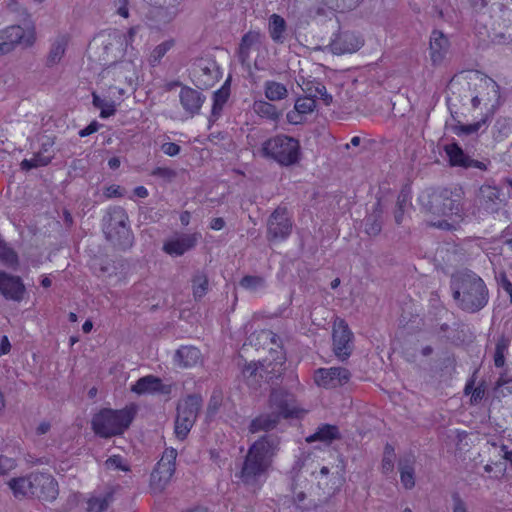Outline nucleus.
Returning a JSON list of instances; mask_svg holds the SVG:
<instances>
[{
    "instance_id": "1",
    "label": "nucleus",
    "mask_w": 512,
    "mask_h": 512,
    "mask_svg": "<svg viewBox=\"0 0 512 512\" xmlns=\"http://www.w3.org/2000/svg\"><path fill=\"white\" fill-rule=\"evenodd\" d=\"M280 446L275 435H265L256 440L248 449L240 472V481L253 492L258 491L266 480L273 458Z\"/></svg>"
},
{
    "instance_id": "2",
    "label": "nucleus",
    "mask_w": 512,
    "mask_h": 512,
    "mask_svg": "<svg viewBox=\"0 0 512 512\" xmlns=\"http://www.w3.org/2000/svg\"><path fill=\"white\" fill-rule=\"evenodd\" d=\"M419 201L427 213L443 217L442 220L432 222L437 228L453 230L463 220L462 196L458 191L434 190L423 193Z\"/></svg>"
},
{
    "instance_id": "3",
    "label": "nucleus",
    "mask_w": 512,
    "mask_h": 512,
    "mask_svg": "<svg viewBox=\"0 0 512 512\" xmlns=\"http://www.w3.org/2000/svg\"><path fill=\"white\" fill-rule=\"evenodd\" d=\"M269 407L270 413L260 414L250 422V433L268 432L276 428L280 418L299 417L304 413V410L298 407L294 396L284 390L272 392Z\"/></svg>"
},
{
    "instance_id": "4",
    "label": "nucleus",
    "mask_w": 512,
    "mask_h": 512,
    "mask_svg": "<svg viewBox=\"0 0 512 512\" xmlns=\"http://www.w3.org/2000/svg\"><path fill=\"white\" fill-rule=\"evenodd\" d=\"M453 296L459 306L468 312L482 309L488 302V290L484 281L475 273L456 276L452 283Z\"/></svg>"
},
{
    "instance_id": "5",
    "label": "nucleus",
    "mask_w": 512,
    "mask_h": 512,
    "mask_svg": "<svg viewBox=\"0 0 512 512\" xmlns=\"http://www.w3.org/2000/svg\"><path fill=\"white\" fill-rule=\"evenodd\" d=\"M137 412L134 404L123 409H102L92 418V429L100 437L108 438L122 434L132 423Z\"/></svg>"
},
{
    "instance_id": "6",
    "label": "nucleus",
    "mask_w": 512,
    "mask_h": 512,
    "mask_svg": "<svg viewBox=\"0 0 512 512\" xmlns=\"http://www.w3.org/2000/svg\"><path fill=\"white\" fill-rule=\"evenodd\" d=\"M261 153L282 166H291L299 161L300 144L292 137L277 135L262 144Z\"/></svg>"
},
{
    "instance_id": "7",
    "label": "nucleus",
    "mask_w": 512,
    "mask_h": 512,
    "mask_svg": "<svg viewBox=\"0 0 512 512\" xmlns=\"http://www.w3.org/2000/svg\"><path fill=\"white\" fill-rule=\"evenodd\" d=\"M103 232L114 245L127 248L132 244V233L128 225V216L124 209H110L103 219Z\"/></svg>"
},
{
    "instance_id": "8",
    "label": "nucleus",
    "mask_w": 512,
    "mask_h": 512,
    "mask_svg": "<svg viewBox=\"0 0 512 512\" xmlns=\"http://www.w3.org/2000/svg\"><path fill=\"white\" fill-rule=\"evenodd\" d=\"M473 9L488 14L498 28L512 26V0H471Z\"/></svg>"
},
{
    "instance_id": "9",
    "label": "nucleus",
    "mask_w": 512,
    "mask_h": 512,
    "mask_svg": "<svg viewBox=\"0 0 512 512\" xmlns=\"http://www.w3.org/2000/svg\"><path fill=\"white\" fill-rule=\"evenodd\" d=\"M201 405L202 398L197 395H189L180 401L175 421V434L177 438L181 440L186 438L195 423Z\"/></svg>"
},
{
    "instance_id": "10",
    "label": "nucleus",
    "mask_w": 512,
    "mask_h": 512,
    "mask_svg": "<svg viewBox=\"0 0 512 512\" xmlns=\"http://www.w3.org/2000/svg\"><path fill=\"white\" fill-rule=\"evenodd\" d=\"M177 450L166 448L155 469L151 473L150 487L155 493L162 492L170 483L175 472Z\"/></svg>"
},
{
    "instance_id": "11",
    "label": "nucleus",
    "mask_w": 512,
    "mask_h": 512,
    "mask_svg": "<svg viewBox=\"0 0 512 512\" xmlns=\"http://www.w3.org/2000/svg\"><path fill=\"white\" fill-rule=\"evenodd\" d=\"M0 37L8 53L17 46L30 48L36 42V29L33 24L11 25L0 30Z\"/></svg>"
},
{
    "instance_id": "12",
    "label": "nucleus",
    "mask_w": 512,
    "mask_h": 512,
    "mask_svg": "<svg viewBox=\"0 0 512 512\" xmlns=\"http://www.w3.org/2000/svg\"><path fill=\"white\" fill-rule=\"evenodd\" d=\"M138 65L132 59L114 62L103 69L100 76L107 82L132 84L137 78Z\"/></svg>"
},
{
    "instance_id": "13",
    "label": "nucleus",
    "mask_w": 512,
    "mask_h": 512,
    "mask_svg": "<svg viewBox=\"0 0 512 512\" xmlns=\"http://www.w3.org/2000/svg\"><path fill=\"white\" fill-rule=\"evenodd\" d=\"M135 33V28H130L127 33L117 30L109 33L104 44L106 60H116L123 57L128 46L132 43Z\"/></svg>"
},
{
    "instance_id": "14",
    "label": "nucleus",
    "mask_w": 512,
    "mask_h": 512,
    "mask_svg": "<svg viewBox=\"0 0 512 512\" xmlns=\"http://www.w3.org/2000/svg\"><path fill=\"white\" fill-rule=\"evenodd\" d=\"M292 230V221L284 208L276 209L268 220L267 237L271 241L286 239Z\"/></svg>"
},
{
    "instance_id": "15",
    "label": "nucleus",
    "mask_w": 512,
    "mask_h": 512,
    "mask_svg": "<svg viewBox=\"0 0 512 512\" xmlns=\"http://www.w3.org/2000/svg\"><path fill=\"white\" fill-rule=\"evenodd\" d=\"M350 372L343 367L320 368L315 371V383L323 388H335L350 380Z\"/></svg>"
},
{
    "instance_id": "16",
    "label": "nucleus",
    "mask_w": 512,
    "mask_h": 512,
    "mask_svg": "<svg viewBox=\"0 0 512 512\" xmlns=\"http://www.w3.org/2000/svg\"><path fill=\"white\" fill-rule=\"evenodd\" d=\"M201 235L199 233L175 234L163 243V251L173 257L182 256L196 246Z\"/></svg>"
},
{
    "instance_id": "17",
    "label": "nucleus",
    "mask_w": 512,
    "mask_h": 512,
    "mask_svg": "<svg viewBox=\"0 0 512 512\" xmlns=\"http://www.w3.org/2000/svg\"><path fill=\"white\" fill-rule=\"evenodd\" d=\"M352 333L344 321L339 320L333 327V350L340 360L347 359L352 351Z\"/></svg>"
},
{
    "instance_id": "18",
    "label": "nucleus",
    "mask_w": 512,
    "mask_h": 512,
    "mask_svg": "<svg viewBox=\"0 0 512 512\" xmlns=\"http://www.w3.org/2000/svg\"><path fill=\"white\" fill-rule=\"evenodd\" d=\"M54 144V138L45 137L41 142L40 150L34 153L32 158L21 161V169L29 171L31 169L47 166L55 156L53 151Z\"/></svg>"
},
{
    "instance_id": "19",
    "label": "nucleus",
    "mask_w": 512,
    "mask_h": 512,
    "mask_svg": "<svg viewBox=\"0 0 512 512\" xmlns=\"http://www.w3.org/2000/svg\"><path fill=\"white\" fill-rule=\"evenodd\" d=\"M194 77L198 87L209 88L221 77V72L214 61L200 60L194 69Z\"/></svg>"
},
{
    "instance_id": "20",
    "label": "nucleus",
    "mask_w": 512,
    "mask_h": 512,
    "mask_svg": "<svg viewBox=\"0 0 512 512\" xmlns=\"http://www.w3.org/2000/svg\"><path fill=\"white\" fill-rule=\"evenodd\" d=\"M35 494L37 497L44 501H54L59 494L58 483L55 478L48 473L35 472Z\"/></svg>"
},
{
    "instance_id": "21",
    "label": "nucleus",
    "mask_w": 512,
    "mask_h": 512,
    "mask_svg": "<svg viewBox=\"0 0 512 512\" xmlns=\"http://www.w3.org/2000/svg\"><path fill=\"white\" fill-rule=\"evenodd\" d=\"M26 292L25 285L19 276L0 271V293L7 299L20 302Z\"/></svg>"
},
{
    "instance_id": "22",
    "label": "nucleus",
    "mask_w": 512,
    "mask_h": 512,
    "mask_svg": "<svg viewBox=\"0 0 512 512\" xmlns=\"http://www.w3.org/2000/svg\"><path fill=\"white\" fill-rule=\"evenodd\" d=\"M131 391L137 395L163 393L168 394L171 387L162 384L160 378L153 375L144 376L136 381L131 387Z\"/></svg>"
},
{
    "instance_id": "23",
    "label": "nucleus",
    "mask_w": 512,
    "mask_h": 512,
    "mask_svg": "<svg viewBox=\"0 0 512 512\" xmlns=\"http://www.w3.org/2000/svg\"><path fill=\"white\" fill-rule=\"evenodd\" d=\"M179 100L185 112L190 117H193L200 112L205 97L197 90L184 86L180 90Z\"/></svg>"
},
{
    "instance_id": "24",
    "label": "nucleus",
    "mask_w": 512,
    "mask_h": 512,
    "mask_svg": "<svg viewBox=\"0 0 512 512\" xmlns=\"http://www.w3.org/2000/svg\"><path fill=\"white\" fill-rule=\"evenodd\" d=\"M35 472H32L26 476L11 478L7 485L12 491L13 495L17 499L34 497L35 494Z\"/></svg>"
},
{
    "instance_id": "25",
    "label": "nucleus",
    "mask_w": 512,
    "mask_h": 512,
    "mask_svg": "<svg viewBox=\"0 0 512 512\" xmlns=\"http://www.w3.org/2000/svg\"><path fill=\"white\" fill-rule=\"evenodd\" d=\"M363 46V39L350 32L340 34L331 44L336 54L354 53Z\"/></svg>"
},
{
    "instance_id": "26",
    "label": "nucleus",
    "mask_w": 512,
    "mask_h": 512,
    "mask_svg": "<svg viewBox=\"0 0 512 512\" xmlns=\"http://www.w3.org/2000/svg\"><path fill=\"white\" fill-rule=\"evenodd\" d=\"M449 49L448 38L440 31H433L430 37V57L434 64H440Z\"/></svg>"
},
{
    "instance_id": "27",
    "label": "nucleus",
    "mask_w": 512,
    "mask_h": 512,
    "mask_svg": "<svg viewBox=\"0 0 512 512\" xmlns=\"http://www.w3.org/2000/svg\"><path fill=\"white\" fill-rule=\"evenodd\" d=\"M174 360L179 366L193 367L200 362L201 353L196 347L182 346L176 351Z\"/></svg>"
},
{
    "instance_id": "28",
    "label": "nucleus",
    "mask_w": 512,
    "mask_h": 512,
    "mask_svg": "<svg viewBox=\"0 0 512 512\" xmlns=\"http://www.w3.org/2000/svg\"><path fill=\"white\" fill-rule=\"evenodd\" d=\"M340 438L338 427L335 425L324 424L315 431L312 435L306 438L308 443L320 441L325 444H330L333 440Z\"/></svg>"
},
{
    "instance_id": "29",
    "label": "nucleus",
    "mask_w": 512,
    "mask_h": 512,
    "mask_svg": "<svg viewBox=\"0 0 512 512\" xmlns=\"http://www.w3.org/2000/svg\"><path fill=\"white\" fill-rule=\"evenodd\" d=\"M67 45L68 37L66 35H59L53 40L47 56L48 66H54L60 63L65 54Z\"/></svg>"
},
{
    "instance_id": "30",
    "label": "nucleus",
    "mask_w": 512,
    "mask_h": 512,
    "mask_svg": "<svg viewBox=\"0 0 512 512\" xmlns=\"http://www.w3.org/2000/svg\"><path fill=\"white\" fill-rule=\"evenodd\" d=\"M287 30L286 21L278 14H272L268 21V32L271 39L276 43H283Z\"/></svg>"
},
{
    "instance_id": "31",
    "label": "nucleus",
    "mask_w": 512,
    "mask_h": 512,
    "mask_svg": "<svg viewBox=\"0 0 512 512\" xmlns=\"http://www.w3.org/2000/svg\"><path fill=\"white\" fill-rule=\"evenodd\" d=\"M113 500L111 492H105L99 495H92L86 503L87 512H105Z\"/></svg>"
},
{
    "instance_id": "32",
    "label": "nucleus",
    "mask_w": 512,
    "mask_h": 512,
    "mask_svg": "<svg viewBox=\"0 0 512 512\" xmlns=\"http://www.w3.org/2000/svg\"><path fill=\"white\" fill-rule=\"evenodd\" d=\"M264 94L269 101H281L287 98V87L277 81L268 80L264 82Z\"/></svg>"
},
{
    "instance_id": "33",
    "label": "nucleus",
    "mask_w": 512,
    "mask_h": 512,
    "mask_svg": "<svg viewBox=\"0 0 512 512\" xmlns=\"http://www.w3.org/2000/svg\"><path fill=\"white\" fill-rule=\"evenodd\" d=\"M445 152L452 166L464 167L471 165L470 158L465 155L464 151L455 143L445 146Z\"/></svg>"
},
{
    "instance_id": "34",
    "label": "nucleus",
    "mask_w": 512,
    "mask_h": 512,
    "mask_svg": "<svg viewBox=\"0 0 512 512\" xmlns=\"http://www.w3.org/2000/svg\"><path fill=\"white\" fill-rule=\"evenodd\" d=\"M93 105L100 109V117L105 119L116 113V103L111 99L101 98L95 92L92 93Z\"/></svg>"
},
{
    "instance_id": "35",
    "label": "nucleus",
    "mask_w": 512,
    "mask_h": 512,
    "mask_svg": "<svg viewBox=\"0 0 512 512\" xmlns=\"http://www.w3.org/2000/svg\"><path fill=\"white\" fill-rule=\"evenodd\" d=\"M229 94V88L225 86L221 87L220 89L214 92L213 105L211 111V117L213 119H217L220 116L221 111L229 98Z\"/></svg>"
},
{
    "instance_id": "36",
    "label": "nucleus",
    "mask_w": 512,
    "mask_h": 512,
    "mask_svg": "<svg viewBox=\"0 0 512 512\" xmlns=\"http://www.w3.org/2000/svg\"><path fill=\"white\" fill-rule=\"evenodd\" d=\"M240 287L250 293H259L266 287L265 279L261 276H244L239 282Z\"/></svg>"
},
{
    "instance_id": "37",
    "label": "nucleus",
    "mask_w": 512,
    "mask_h": 512,
    "mask_svg": "<svg viewBox=\"0 0 512 512\" xmlns=\"http://www.w3.org/2000/svg\"><path fill=\"white\" fill-rule=\"evenodd\" d=\"M400 480L406 489H412L415 486L414 468L410 460L399 463Z\"/></svg>"
},
{
    "instance_id": "38",
    "label": "nucleus",
    "mask_w": 512,
    "mask_h": 512,
    "mask_svg": "<svg viewBox=\"0 0 512 512\" xmlns=\"http://www.w3.org/2000/svg\"><path fill=\"white\" fill-rule=\"evenodd\" d=\"M253 110L259 116L266 117L271 120H277L280 116L277 108L264 100L255 101L253 104Z\"/></svg>"
},
{
    "instance_id": "39",
    "label": "nucleus",
    "mask_w": 512,
    "mask_h": 512,
    "mask_svg": "<svg viewBox=\"0 0 512 512\" xmlns=\"http://www.w3.org/2000/svg\"><path fill=\"white\" fill-rule=\"evenodd\" d=\"M261 37V34L256 31H250L242 37L239 50L243 59L248 58L251 48L260 43Z\"/></svg>"
},
{
    "instance_id": "40",
    "label": "nucleus",
    "mask_w": 512,
    "mask_h": 512,
    "mask_svg": "<svg viewBox=\"0 0 512 512\" xmlns=\"http://www.w3.org/2000/svg\"><path fill=\"white\" fill-rule=\"evenodd\" d=\"M488 444L490 445V448H489L490 458H493L495 460L497 458H502V459L510 462V465L512 467V450L509 449L508 446H506L503 443H497L494 441L488 442Z\"/></svg>"
},
{
    "instance_id": "41",
    "label": "nucleus",
    "mask_w": 512,
    "mask_h": 512,
    "mask_svg": "<svg viewBox=\"0 0 512 512\" xmlns=\"http://www.w3.org/2000/svg\"><path fill=\"white\" fill-rule=\"evenodd\" d=\"M192 290L195 299H201L208 291V278L203 273H198L193 277Z\"/></svg>"
},
{
    "instance_id": "42",
    "label": "nucleus",
    "mask_w": 512,
    "mask_h": 512,
    "mask_svg": "<svg viewBox=\"0 0 512 512\" xmlns=\"http://www.w3.org/2000/svg\"><path fill=\"white\" fill-rule=\"evenodd\" d=\"M381 213H375L367 216L364 220V230L370 236H376L381 232Z\"/></svg>"
},
{
    "instance_id": "43",
    "label": "nucleus",
    "mask_w": 512,
    "mask_h": 512,
    "mask_svg": "<svg viewBox=\"0 0 512 512\" xmlns=\"http://www.w3.org/2000/svg\"><path fill=\"white\" fill-rule=\"evenodd\" d=\"M410 197L407 193L402 192L397 198L396 210L394 212L395 222L400 225L403 221V216L410 207Z\"/></svg>"
},
{
    "instance_id": "44",
    "label": "nucleus",
    "mask_w": 512,
    "mask_h": 512,
    "mask_svg": "<svg viewBox=\"0 0 512 512\" xmlns=\"http://www.w3.org/2000/svg\"><path fill=\"white\" fill-rule=\"evenodd\" d=\"M509 340L505 337L498 339L494 354V364L496 367H502L505 363V354L508 351Z\"/></svg>"
},
{
    "instance_id": "45",
    "label": "nucleus",
    "mask_w": 512,
    "mask_h": 512,
    "mask_svg": "<svg viewBox=\"0 0 512 512\" xmlns=\"http://www.w3.org/2000/svg\"><path fill=\"white\" fill-rule=\"evenodd\" d=\"M174 46L173 40H167L157 45L150 54V62L155 65L165 56V54Z\"/></svg>"
},
{
    "instance_id": "46",
    "label": "nucleus",
    "mask_w": 512,
    "mask_h": 512,
    "mask_svg": "<svg viewBox=\"0 0 512 512\" xmlns=\"http://www.w3.org/2000/svg\"><path fill=\"white\" fill-rule=\"evenodd\" d=\"M480 197L483 200H487L486 209L493 211L495 200L499 198V192L496 188L486 186L480 189Z\"/></svg>"
},
{
    "instance_id": "47",
    "label": "nucleus",
    "mask_w": 512,
    "mask_h": 512,
    "mask_svg": "<svg viewBox=\"0 0 512 512\" xmlns=\"http://www.w3.org/2000/svg\"><path fill=\"white\" fill-rule=\"evenodd\" d=\"M315 107V100L311 96L298 98L294 105V109L302 115L313 112Z\"/></svg>"
},
{
    "instance_id": "48",
    "label": "nucleus",
    "mask_w": 512,
    "mask_h": 512,
    "mask_svg": "<svg viewBox=\"0 0 512 512\" xmlns=\"http://www.w3.org/2000/svg\"><path fill=\"white\" fill-rule=\"evenodd\" d=\"M263 370H264L263 364L258 365L256 363H250L247 366H245V368L243 369V375L245 378H247L249 385H254V384H256V380L254 381V379L256 378V376L258 374L260 376H262L261 372Z\"/></svg>"
},
{
    "instance_id": "49",
    "label": "nucleus",
    "mask_w": 512,
    "mask_h": 512,
    "mask_svg": "<svg viewBox=\"0 0 512 512\" xmlns=\"http://www.w3.org/2000/svg\"><path fill=\"white\" fill-rule=\"evenodd\" d=\"M506 466L497 460L490 458L489 463L484 466V471L488 474L495 473V477L502 476L506 471Z\"/></svg>"
},
{
    "instance_id": "50",
    "label": "nucleus",
    "mask_w": 512,
    "mask_h": 512,
    "mask_svg": "<svg viewBox=\"0 0 512 512\" xmlns=\"http://www.w3.org/2000/svg\"><path fill=\"white\" fill-rule=\"evenodd\" d=\"M394 467V450L391 446L385 447V453L382 460V469L384 473H389Z\"/></svg>"
},
{
    "instance_id": "51",
    "label": "nucleus",
    "mask_w": 512,
    "mask_h": 512,
    "mask_svg": "<svg viewBox=\"0 0 512 512\" xmlns=\"http://www.w3.org/2000/svg\"><path fill=\"white\" fill-rule=\"evenodd\" d=\"M16 467L17 462L14 458L0 454V476L7 475Z\"/></svg>"
},
{
    "instance_id": "52",
    "label": "nucleus",
    "mask_w": 512,
    "mask_h": 512,
    "mask_svg": "<svg viewBox=\"0 0 512 512\" xmlns=\"http://www.w3.org/2000/svg\"><path fill=\"white\" fill-rule=\"evenodd\" d=\"M104 465H105L106 469H108V470H122V471L128 470L126 465L123 463L122 457L119 455H113V456L109 457L105 461Z\"/></svg>"
},
{
    "instance_id": "53",
    "label": "nucleus",
    "mask_w": 512,
    "mask_h": 512,
    "mask_svg": "<svg viewBox=\"0 0 512 512\" xmlns=\"http://www.w3.org/2000/svg\"><path fill=\"white\" fill-rule=\"evenodd\" d=\"M452 499V512H469L466 501L460 496L459 493L454 492L451 495Z\"/></svg>"
},
{
    "instance_id": "54",
    "label": "nucleus",
    "mask_w": 512,
    "mask_h": 512,
    "mask_svg": "<svg viewBox=\"0 0 512 512\" xmlns=\"http://www.w3.org/2000/svg\"><path fill=\"white\" fill-rule=\"evenodd\" d=\"M152 175L166 180H171L176 176V173L174 170L167 167H157L152 171Z\"/></svg>"
},
{
    "instance_id": "55",
    "label": "nucleus",
    "mask_w": 512,
    "mask_h": 512,
    "mask_svg": "<svg viewBox=\"0 0 512 512\" xmlns=\"http://www.w3.org/2000/svg\"><path fill=\"white\" fill-rule=\"evenodd\" d=\"M221 403H222L221 396L219 394H213L210 398V401H209V404L207 407L208 415L209 416L214 415L217 412V410L219 409V407L221 406Z\"/></svg>"
},
{
    "instance_id": "56",
    "label": "nucleus",
    "mask_w": 512,
    "mask_h": 512,
    "mask_svg": "<svg viewBox=\"0 0 512 512\" xmlns=\"http://www.w3.org/2000/svg\"><path fill=\"white\" fill-rule=\"evenodd\" d=\"M161 150L164 154L168 156H176L180 152V146L173 142H167L162 144Z\"/></svg>"
},
{
    "instance_id": "57",
    "label": "nucleus",
    "mask_w": 512,
    "mask_h": 512,
    "mask_svg": "<svg viewBox=\"0 0 512 512\" xmlns=\"http://www.w3.org/2000/svg\"><path fill=\"white\" fill-rule=\"evenodd\" d=\"M496 128L499 133L504 136H507L512 130V122L509 119L498 120L496 122Z\"/></svg>"
},
{
    "instance_id": "58",
    "label": "nucleus",
    "mask_w": 512,
    "mask_h": 512,
    "mask_svg": "<svg viewBox=\"0 0 512 512\" xmlns=\"http://www.w3.org/2000/svg\"><path fill=\"white\" fill-rule=\"evenodd\" d=\"M499 287L508 294L510 301L512 302V283L511 281L505 276L501 275L499 279Z\"/></svg>"
},
{
    "instance_id": "59",
    "label": "nucleus",
    "mask_w": 512,
    "mask_h": 512,
    "mask_svg": "<svg viewBox=\"0 0 512 512\" xmlns=\"http://www.w3.org/2000/svg\"><path fill=\"white\" fill-rule=\"evenodd\" d=\"M105 195L108 198L121 197L124 195V189L119 185H110L105 189Z\"/></svg>"
},
{
    "instance_id": "60",
    "label": "nucleus",
    "mask_w": 512,
    "mask_h": 512,
    "mask_svg": "<svg viewBox=\"0 0 512 512\" xmlns=\"http://www.w3.org/2000/svg\"><path fill=\"white\" fill-rule=\"evenodd\" d=\"M317 96H319L321 99H323L326 105H329L332 101V96L327 93V90H326L325 86H323V85H319L316 88V94L313 95V97H317Z\"/></svg>"
},
{
    "instance_id": "61",
    "label": "nucleus",
    "mask_w": 512,
    "mask_h": 512,
    "mask_svg": "<svg viewBox=\"0 0 512 512\" xmlns=\"http://www.w3.org/2000/svg\"><path fill=\"white\" fill-rule=\"evenodd\" d=\"M484 395H485V389L483 387L478 386V387L474 388L472 390V394H471V399H470L471 403L472 404L479 403L483 399Z\"/></svg>"
},
{
    "instance_id": "62",
    "label": "nucleus",
    "mask_w": 512,
    "mask_h": 512,
    "mask_svg": "<svg viewBox=\"0 0 512 512\" xmlns=\"http://www.w3.org/2000/svg\"><path fill=\"white\" fill-rule=\"evenodd\" d=\"M99 128V124L97 122L90 123L87 127L79 131L80 137H86L93 133H95Z\"/></svg>"
},
{
    "instance_id": "63",
    "label": "nucleus",
    "mask_w": 512,
    "mask_h": 512,
    "mask_svg": "<svg viewBox=\"0 0 512 512\" xmlns=\"http://www.w3.org/2000/svg\"><path fill=\"white\" fill-rule=\"evenodd\" d=\"M302 114L297 110H293L287 113V120L291 124H299L302 122Z\"/></svg>"
},
{
    "instance_id": "64",
    "label": "nucleus",
    "mask_w": 512,
    "mask_h": 512,
    "mask_svg": "<svg viewBox=\"0 0 512 512\" xmlns=\"http://www.w3.org/2000/svg\"><path fill=\"white\" fill-rule=\"evenodd\" d=\"M11 350V344L7 336H2L0 340V357L6 355Z\"/></svg>"
}]
</instances>
